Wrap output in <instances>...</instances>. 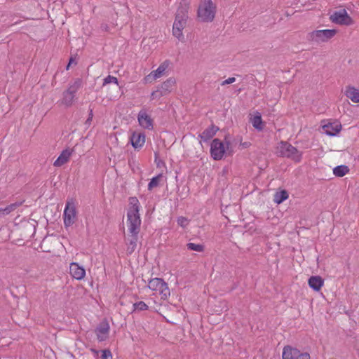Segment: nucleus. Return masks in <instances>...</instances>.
I'll return each mask as SVG.
<instances>
[{"mask_svg":"<svg viewBox=\"0 0 359 359\" xmlns=\"http://www.w3.org/2000/svg\"><path fill=\"white\" fill-rule=\"evenodd\" d=\"M130 208L127 212L128 231L130 233L138 234L140 230L141 219L140 216V202L137 197L129 198Z\"/></svg>","mask_w":359,"mask_h":359,"instance_id":"f257e3e1","label":"nucleus"},{"mask_svg":"<svg viewBox=\"0 0 359 359\" xmlns=\"http://www.w3.org/2000/svg\"><path fill=\"white\" fill-rule=\"evenodd\" d=\"M197 13L201 22H212L215 17L216 6L212 0H201Z\"/></svg>","mask_w":359,"mask_h":359,"instance_id":"f03ea898","label":"nucleus"},{"mask_svg":"<svg viewBox=\"0 0 359 359\" xmlns=\"http://www.w3.org/2000/svg\"><path fill=\"white\" fill-rule=\"evenodd\" d=\"M230 142L225 137V144L218 138L212 140L210 145L211 156L215 160H221L225 154L231 155L232 151L229 149Z\"/></svg>","mask_w":359,"mask_h":359,"instance_id":"7ed1b4c3","label":"nucleus"},{"mask_svg":"<svg viewBox=\"0 0 359 359\" xmlns=\"http://www.w3.org/2000/svg\"><path fill=\"white\" fill-rule=\"evenodd\" d=\"M187 8L183 6L179 7L172 26V34L177 39H180L182 36V30L187 25Z\"/></svg>","mask_w":359,"mask_h":359,"instance_id":"20e7f679","label":"nucleus"},{"mask_svg":"<svg viewBox=\"0 0 359 359\" xmlns=\"http://www.w3.org/2000/svg\"><path fill=\"white\" fill-rule=\"evenodd\" d=\"M336 29L315 30L308 33L306 39L309 41L322 43L326 42L336 34Z\"/></svg>","mask_w":359,"mask_h":359,"instance_id":"39448f33","label":"nucleus"},{"mask_svg":"<svg viewBox=\"0 0 359 359\" xmlns=\"http://www.w3.org/2000/svg\"><path fill=\"white\" fill-rule=\"evenodd\" d=\"M280 156L293 159L299 162L302 158V153L297 149L287 142H280L278 147Z\"/></svg>","mask_w":359,"mask_h":359,"instance_id":"423d86ee","label":"nucleus"},{"mask_svg":"<svg viewBox=\"0 0 359 359\" xmlns=\"http://www.w3.org/2000/svg\"><path fill=\"white\" fill-rule=\"evenodd\" d=\"M150 290L158 292L163 299H166L170 296V292L167 283L159 278H151L148 283Z\"/></svg>","mask_w":359,"mask_h":359,"instance_id":"0eeeda50","label":"nucleus"},{"mask_svg":"<svg viewBox=\"0 0 359 359\" xmlns=\"http://www.w3.org/2000/svg\"><path fill=\"white\" fill-rule=\"evenodd\" d=\"M282 359H311L310 354L290 345L283 349Z\"/></svg>","mask_w":359,"mask_h":359,"instance_id":"6e6552de","label":"nucleus"},{"mask_svg":"<svg viewBox=\"0 0 359 359\" xmlns=\"http://www.w3.org/2000/svg\"><path fill=\"white\" fill-rule=\"evenodd\" d=\"M175 83L176 81L174 78L171 77L168 79L161 85L160 87L157 88L156 90L151 93V98L152 100L160 99L161 97L169 94L175 87Z\"/></svg>","mask_w":359,"mask_h":359,"instance_id":"1a4fd4ad","label":"nucleus"},{"mask_svg":"<svg viewBox=\"0 0 359 359\" xmlns=\"http://www.w3.org/2000/svg\"><path fill=\"white\" fill-rule=\"evenodd\" d=\"M81 87V81L79 79L74 81V83L68 88V89L63 93L62 103L67 107L72 105L75 94Z\"/></svg>","mask_w":359,"mask_h":359,"instance_id":"9d476101","label":"nucleus"},{"mask_svg":"<svg viewBox=\"0 0 359 359\" xmlns=\"http://www.w3.org/2000/svg\"><path fill=\"white\" fill-rule=\"evenodd\" d=\"M76 218V210L73 202H67L64 210V224L65 227L72 226Z\"/></svg>","mask_w":359,"mask_h":359,"instance_id":"9b49d317","label":"nucleus"},{"mask_svg":"<svg viewBox=\"0 0 359 359\" xmlns=\"http://www.w3.org/2000/svg\"><path fill=\"white\" fill-rule=\"evenodd\" d=\"M330 19L332 22L346 25H349L351 20V18L348 16L347 12L344 9L334 12L332 15H331Z\"/></svg>","mask_w":359,"mask_h":359,"instance_id":"f8f14e48","label":"nucleus"},{"mask_svg":"<svg viewBox=\"0 0 359 359\" xmlns=\"http://www.w3.org/2000/svg\"><path fill=\"white\" fill-rule=\"evenodd\" d=\"M137 120L141 127L148 130L153 129V119L147 114L145 109H141L139 111Z\"/></svg>","mask_w":359,"mask_h":359,"instance_id":"ddd939ff","label":"nucleus"},{"mask_svg":"<svg viewBox=\"0 0 359 359\" xmlns=\"http://www.w3.org/2000/svg\"><path fill=\"white\" fill-rule=\"evenodd\" d=\"M170 62L168 60L164 61L161 63L156 70L152 71L149 75L145 77L146 81L151 82L152 80H155L161 77L166 69L168 67Z\"/></svg>","mask_w":359,"mask_h":359,"instance_id":"4468645a","label":"nucleus"},{"mask_svg":"<svg viewBox=\"0 0 359 359\" xmlns=\"http://www.w3.org/2000/svg\"><path fill=\"white\" fill-rule=\"evenodd\" d=\"M109 332V325L107 321L101 322L95 329L97 339L102 341L107 339Z\"/></svg>","mask_w":359,"mask_h":359,"instance_id":"2eb2a0df","label":"nucleus"},{"mask_svg":"<svg viewBox=\"0 0 359 359\" xmlns=\"http://www.w3.org/2000/svg\"><path fill=\"white\" fill-rule=\"evenodd\" d=\"M69 271L72 276L76 280H82L86 275V270L76 262L70 264Z\"/></svg>","mask_w":359,"mask_h":359,"instance_id":"dca6fc26","label":"nucleus"},{"mask_svg":"<svg viewBox=\"0 0 359 359\" xmlns=\"http://www.w3.org/2000/svg\"><path fill=\"white\" fill-rule=\"evenodd\" d=\"M132 146L135 149L142 147L145 142V135L142 133H133L130 137Z\"/></svg>","mask_w":359,"mask_h":359,"instance_id":"f3484780","label":"nucleus"},{"mask_svg":"<svg viewBox=\"0 0 359 359\" xmlns=\"http://www.w3.org/2000/svg\"><path fill=\"white\" fill-rule=\"evenodd\" d=\"M323 128L326 135L335 136L341 130V126L336 123H331L325 125Z\"/></svg>","mask_w":359,"mask_h":359,"instance_id":"a211bd4d","label":"nucleus"},{"mask_svg":"<svg viewBox=\"0 0 359 359\" xmlns=\"http://www.w3.org/2000/svg\"><path fill=\"white\" fill-rule=\"evenodd\" d=\"M72 150H70V149L63 150L62 151V153L60 154V155L58 156V158L54 162V163H53L54 166L59 167V166H61V165H64L65 163H66L69 161V159L72 155Z\"/></svg>","mask_w":359,"mask_h":359,"instance_id":"6ab92c4d","label":"nucleus"},{"mask_svg":"<svg viewBox=\"0 0 359 359\" xmlns=\"http://www.w3.org/2000/svg\"><path fill=\"white\" fill-rule=\"evenodd\" d=\"M324 280L319 276H311L309 279V285L315 291H319L323 285Z\"/></svg>","mask_w":359,"mask_h":359,"instance_id":"aec40b11","label":"nucleus"},{"mask_svg":"<svg viewBox=\"0 0 359 359\" xmlns=\"http://www.w3.org/2000/svg\"><path fill=\"white\" fill-rule=\"evenodd\" d=\"M218 130L219 128L217 126L211 125L210 127L207 128L201 134H200L198 137L205 142H207L215 135Z\"/></svg>","mask_w":359,"mask_h":359,"instance_id":"412c9836","label":"nucleus"},{"mask_svg":"<svg viewBox=\"0 0 359 359\" xmlns=\"http://www.w3.org/2000/svg\"><path fill=\"white\" fill-rule=\"evenodd\" d=\"M345 95L352 102H359V90L353 86H347L345 90Z\"/></svg>","mask_w":359,"mask_h":359,"instance_id":"4be33fe9","label":"nucleus"},{"mask_svg":"<svg viewBox=\"0 0 359 359\" xmlns=\"http://www.w3.org/2000/svg\"><path fill=\"white\" fill-rule=\"evenodd\" d=\"M130 238H128V241L127 243V252L128 254H132L137 247L138 234L130 233Z\"/></svg>","mask_w":359,"mask_h":359,"instance_id":"5701e85b","label":"nucleus"},{"mask_svg":"<svg viewBox=\"0 0 359 359\" xmlns=\"http://www.w3.org/2000/svg\"><path fill=\"white\" fill-rule=\"evenodd\" d=\"M348 172L349 168L345 165H338L333 169V173L337 177H344Z\"/></svg>","mask_w":359,"mask_h":359,"instance_id":"b1692460","label":"nucleus"},{"mask_svg":"<svg viewBox=\"0 0 359 359\" xmlns=\"http://www.w3.org/2000/svg\"><path fill=\"white\" fill-rule=\"evenodd\" d=\"M288 198V193L286 190L278 191L274 194L273 201L277 204H280Z\"/></svg>","mask_w":359,"mask_h":359,"instance_id":"393cba45","label":"nucleus"},{"mask_svg":"<svg viewBox=\"0 0 359 359\" xmlns=\"http://www.w3.org/2000/svg\"><path fill=\"white\" fill-rule=\"evenodd\" d=\"M252 124L254 128L259 130H262L264 128L262 116L259 114L257 115H255L252 120Z\"/></svg>","mask_w":359,"mask_h":359,"instance_id":"a878e982","label":"nucleus"},{"mask_svg":"<svg viewBox=\"0 0 359 359\" xmlns=\"http://www.w3.org/2000/svg\"><path fill=\"white\" fill-rule=\"evenodd\" d=\"M162 177V174H159L157 176L153 177L148 184V190L151 191L154 188L158 187Z\"/></svg>","mask_w":359,"mask_h":359,"instance_id":"bb28decb","label":"nucleus"},{"mask_svg":"<svg viewBox=\"0 0 359 359\" xmlns=\"http://www.w3.org/2000/svg\"><path fill=\"white\" fill-rule=\"evenodd\" d=\"M23 201H17L11 203L4 208V211L6 215H9L12 212L15 211L18 208L22 205Z\"/></svg>","mask_w":359,"mask_h":359,"instance_id":"cd10ccee","label":"nucleus"},{"mask_svg":"<svg viewBox=\"0 0 359 359\" xmlns=\"http://www.w3.org/2000/svg\"><path fill=\"white\" fill-rule=\"evenodd\" d=\"M187 249L189 250L196 251V252H203L205 247L201 244H195L193 243H189L187 244Z\"/></svg>","mask_w":359,"mask_h":359,"instance_id":"c85d7f7f","label":"nucleus"},{"mask_svg":"<svg viewBox=\"0 0 359 359\" xmlns=\"http://www.w3.org/2000/svg\"><path fill=\"white\" fill-rule=\"evenodd\" d=\"M148 308V306L142 301L133 304V311H146Z\"/></svg>","mask_w":359,"mask_h":359,"instance_id":"c756f323","label":"nucleus"},{"mask_svg":"<svg viewBox=\"0 0 359 359\" xmlns=\"http://www.w3.org/2000/svg\"><path fill=\"white\" fill-rule=\"evenodd\" d=\"M111 83L118 84V79L115 76L108 75L106 78L104 79L103 86H105Z\"/></svg>","mask_w":359,"mask_h":359,"instance_id":"7c9ffc66","label":"nucleus"},{"mask_svg":"<svg viewBox=\"0 0 359 359\" xmlns=\"http://www.w3.org/2000/svg\"><path fill=\"white\" fill-rule=\"evenodd\" d=\"M177 222L178 225L183 228H185L188 225V219L184 217H179Z\"/></svg>","mask_w":359,"mask_h":359,"instance_id":"2f4dec72","label":"nucleus"},{"mask_svg":"<svg viewBox=\"0 0 359 359\" xmlns=\"http://www.w3.org/2000/svg\"><path fill=\"white\" fill-rule=\"evenodd\" d=\"M111 358V353L109 350H103L102 351L101 359H109Z\"/></svg>","mask_w":359,"mask_h":359,"instance_id":"473e14b6","label":"nucleus"},{"mask_svg":"<svg viewBox=\"0 0 359 359\" xmlns=\"http://www.w3.org/2000/svg\"><path fill=\"white\" fill-rule=\"evenodd\" d=\"M235 81H236V78H234V77H229V79L223 81L221 85L222 86H225V85H227V84H231V83H233V82H235Z\"/></svg>","mask_w":359,"mask_h":359,"instance_id":"72a5a7b5","label":"nucleus"},{"mask_svg":"<svg viewBox=\"0 0 359 359\" xmlns=\"http://www.w3.org/2000/svg\"><path fill=\"white\" fill-rule=\"evenodd\" d=\"M93 116V109H90L89 116H88V118H87V120L86 121V124L90 125L91 123Z\"/></svg>","mask_w":359,"mask_h":359,"instance_id":"f704fd0d","label":"nucleus"},{"mask_svg":"<svg viewBox=\"0 0 359 359\" xmlns=\"http://www.w3.org/2000/svg\"><path fill=\"white\" fill-rule=\"evenodd\" d=\"M6 213L4 211V208H0V218L6 216Z\"/></svg>","mask_w":359,"mask_h":359,"instance_id":"c9c22d12","label":"nucleus"},{"mask_svg":"<svg viewBox=\"0 0 359 359\" xmlns=\"http://www.w3.org/2000/svg\"><path fill=\"white\" fill-rule=\"evenodd\" d=\"M101 28L103 29V30H105V31H107L108 30V26L107 25H101Z\"/></svg>","mask_w":359,"mask_h":359,"instance_id":"e433bc0d","label":"nucleus"},{"mask_svg":"<svg viewBox=\"0 0 359 359\" xmlns=\"http://www.w3.org/2000/svg\"><path fill=\"white\" fill-rule=\"evenodd\" d=\"M73 62H74V59H73L72 57H71V58L69 59V64H68V65H67V69H69V67L70 66V65H71Z\"/></svg>","mask_w":359,"mask_h":359,"instance_id":"4c0bfd02","label":"nucleus"},{"mask_svg":"<svg viewBox=\"0 0 359 359\" xmlns=\"http://www.w3.org/2000/svg\"><path fill=\"white\" fill-rule=\"evenodd\" d=\"M242 144H243V146L244 147H245V148H246V147H248L249 146L250 143H249V142H244V143H243Z\"/></svg>","mask_w":359,"mask_h":359,"instance_id":"58836bf2","label":"nucleus"},{"mask_svg":"<svg viewBox=\"0 0 359 359\" xmlns=\"http://www.w3.org/2000/svg\"><path fill=\"white\" fill-rule=\"evenodd\" d=\"M157 156H158V154H157V153H156V154H155L156 158H157Z\"/></svg>","mask_w":359,"mask_h":359,"instance_id":"ea45409f","label":"nucleus"}]
</instances>
